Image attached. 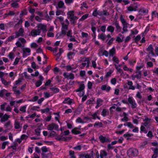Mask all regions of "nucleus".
I'll use <instances>...</instances> for the list:
<instances>
[{
    "label": "nucleus",
    "instance_id": "30",
    "mask_svg": "<svg viewBox=\"0 0 158 158\" xmlns=\"http://www.w3.org/2000/svg\"><path fill=\"white\" fill-rule=\"evenodd\" d=\"M110 56H113L115 54V48L113 47L109 52Z\"/></svg>",
    "mask_w": 158,
    "mask_h": 158
},
{
    "label": "nucleus",
    "instance_id": "54",
    "mask_svg": "<svg viewBox=\"0 0 158 158\" xmlns=\"http://www.w3.org/2000/svg\"><path fill=\"white\" fill-rule=\"evenodd\" d=\"M93 151H92L91 153L90 154H85V158H91L92 157H93Z\"/></svg>",
    "mask_w": 158,
    "mask_h": 158
},
{
    "label": "nucleus",
    "instance_id": "46",
    "mask_svg": "<svg viewBox=\"0 0 158 158\" xmlns=\"http://www.w3.org/2000/svg\"><path fill=\"white\" fill-rule=\"evenodd\" d=\"M1 81L2 83L5 85H8L10 83V82H7L5 79L3 78H2L1 79Z\"/></svg>",
    "mask_w": 158,
    "mask_h": 158
},
{
    "label": "nucleus",
    "instance_id": "58",
    "mask_svg": "<svg viewBox=\"0 0 158 158\" xmlns=\"http://www.w3.org/2000/svg\"><path fill=\"white\" fill-rule=\"evenodd\" d=\"M152 18L158 17V13L156 11L152 12Z\"/></svg>",
    "mask_w": 158,
    "mask_h": 158
},
{
    "label": "nucleus",
    "instance_id": "13",
    "mask_svg": "<svg viewBox=\"0 0 158 158\" xmlns=\"http://www.w3.org/2000/svg\"><path fill=\"white\" fill-rule=\"evenodd\" d=\"M74 11H69L68 13H67V17L68 19H74V18H77V16H74V15L73 14Z\"/></svg>",
    "mask_w": 158,
    "mask_h": 158
},
{
    "label": "nucleus",
    "instance_id": "14",
    "mask_svg": "<svg viewBox=\"0 0 158 158\" xmlns=\"http://www.w3.org/2000/svg\"><path fill=\"white\" fill-rule=\"evenodd\" d=\"M147 50L149 52V54H151L153 56H155L153 52V48L152 45L150 44L147 48Z\"/></svg>",
    "mask_w": 158,
    "mask_h": 158
},
{
    "label": "nucleus",
    "instance_id": "25",
    "mask_svg": "<svg viewBox=\"0 0 158 158\" xmlns=\"http://www.w3.org/2000/svg\"><path fill=\"white\" fill-rule=\"evenodd\" d=\"M63 102L64 103L68 104L69 105H71L72 103L71 99L69 98H65Z\"/></svg>",
    "mask_w": 158,
    "mask_h": 158
},
{
    "label": "nucleus",
    "instance_id": "34",
    "mask_svg": "<svg viewBox=\"0 0 158 158\" xmlns=\"http://www.w3.org/2000/svg\"><path fill=\"white\" fill-rule=\"evenodd\" d=\"M98 39H100L102 40L103 41L105 40L106 38L105 35H104L103 33H102L99 34L98 35Z\"/></svg>",
    "mask_w": 158,
    "mask_h": 158
},
{
    "label": "nucleus",
    "instance_id": "41",
    "mask_svg": "<svg viewBox=\"0 0 158 158\" xmlns=\"http://www.w3.org/2000/svg\"><path fill=\"white\" fill-rule=\"evenodd\" d=\"M40 130L41 129L39 128H37L35 130V134L37 136H40Z\"/></svg>",
    "mask_w": 158,
    "mask_h": 158
},
{
    "label": "nucleus",
    "instance_id": "26",
    "mask_svg": "<svg viewBox=\"0 0 158 158\" xmlns=\"http://www.w3.org/2000/svg\"><path fill=\"white\" fill-rule=\"evenodd\" d=\"M78 128H77V127L74 128V129L72 130V133L75 135H77L81 134V131H78Z\"/></svg>",
    "mask_w": 158,
    "mask_h": 158
},
{
    "label": "nucleus",
    "instance_id": "31",
    "mask_svg": "<svg viewBox=\"0 0 158 158\" xmlns=\"http://www.w3.org/2000/svg\"><path fill=\"white\" fill-rule=\"evenodd\" d=\"M14 125L16 129H19L22 127V126H20L19 122L16 120L15 121Z\"/></svg>",
    "mask_w": 158,
    "mask_h": 158
},
{
    "label": "nucleus",
    "instance_id": "56",
    "mask_svg": "<svg viewBox=\"0 0 158 158\" xmlns=\"http://www.w3.org/2000/svg\"><path fill=\"white\" fill-rule=\"evenodd\" d=\"M141 36L140 35H137L134 41L135 43H137L140 40Z\"/></svg>",
    "mask_w": 158,
    "mask_h": 158
},
{
    "label": "nucleus",
    "instance_id": "5",
    "mask_svg": "<svg viewBox=\"0 0 158 158\" xmlns=\"http://www.w3.org/2000/svg\"><path fill=\"white\" fill-rule=\"evenodd\" d=\"M139 6V4L137 3H135L128 7L127 10L130 11H135L137 10V8Z\"/></svg>",
    "mask_w": 158,
    "mask_h": 158
},
{
    "label": "nucleus",
    "instance_id": "50",
    "mask_svg": "<svg viewBox=\"0 0 158 158\" xmlns=\"http://www.w3.org/2000/svg\"><path fill=\"white\" fill-rule=\"evenodd\" d=\"M51 91H53L55 93H57L59 91V89L58 88L52 87L51 88Z\"/></svg>",
    "mask_w": 158,
    "mask_h": 158
},
{
    "label": "nucleus",
    "instance_id": "21",
    "mask_svg": "<svg viewBox=\"0 0 158 158\" xmlns=\"http://www.w3.org/2000/svg\"><path fill=\"white\" fill-rule=\"evenodd\" d=\"M109 111L106 109H103L101 115L103 117H106L107 115H108Z\"/></svg>",
    "mask_w": 158,
    "mask_h": 158
},
{
    "label": "nucleus",
    "instance_id": "42",
    "mask_svg": "<svg viewBox=\"0 0 158 158\" xmlns=\"http://www.w3.org/2000/svg\"><path fill=\"white\" fill-rule=\"evenodd\" d=\"M7 103L6 102H4L3 104H2L0 106V109L2 111L5 110L6 106L7 105Z\"/></svg>",
    "mask_w": 158,
    "mask_h": 158
},
{
    "label": "nucleus",
    "instance_id": "16",
    "mask_svg": "<svg viewBox=\"0 0 158 158\" xmlns=\"http://www.w3.org/2000/svg\"><path fill=\"white\" fill-rule=\"evenodd\" d=\"M113 25L115 26L117 30L119 31H120L121 29V28L120 27L117 21L113 22Z\"/></svg>",
    "mask_w": 158,
    "mask_h": 158
},
{
    "label": "nucleus",
    "instance_id": "52",
    "mask_svg": "<svg viewBox=\"0 0 158 158\" xmlns=\"http://www.w3.org/2000/svg\"><path fill=\"white\" fill-rule=\"evenodd\" d=\"M50 109L48 107L44 109H41V111L42 113L48 112L50 110Z\"/></svg>",
    "mask_w": 158,
    "mask_h": 158
},
{
    "label": "nucleus",
    "instance_id": "27",
    "mask_svg": "<svg viewBox=\"0 0 158 158\" xmlns=\"http://www.w3.org/2000/svg\"><path fill=\"white\" fill-rule=\"evenodd\" d=\"M57 6L59 8H65L64 3L62 1H60L58 2Z\"/></svg>",
    "mask_w": 158,
    "mask_h": 158
},
{
    "label": "nucleus",
    "instance_id": "22",
    "mask_svg": "<svg viewBox=\"0 0 158 158\" xmlns=\"http://www.w3.org/2000/svg\"><path fill=\"white\" fill-rule=\"evenodd\" d=\"M22 50L23 52V57L25 56V54L26 52L29 53L31 52V50L29 48H23Z\"/></svg>",
    "mask_w": 158,
    "mask_h": 158
},
{
    "label": "nucleus",
    "instance_id": "36",
    "mask_svg": "<svg viewBox=\"0 0 158 158\" xmlns=\"http://www.w3.org/2000/svg\"><path fill=\"white\" fill-rule=\"evenodd\" d=\"M145 122L143 124V125L145 126H147L148 125L150 121V119L148 118H146L144 120Z\"/></svg>",
    "mask_w": 158,
    "mask_h": 158
},
{
    "label": "nucleus",
    "instance_id": "29",
    "mask_svg": "<svg viewBox=\"0 0 158 158\" xmlns=\"http://www.w3.org/2000/svg\"><path fill=\"white\" fill-rule=\"evenodd\" d=\"M120 20L123 25V27H127L129 24L126 22L125 20L124 19L122 18L120 19Z\"/></svg>",
    "mask_w": 158,
    "mask_h": 158
},
{
    "label": "nucleus",
    "instance_id": "43",
    "mask_svg": "<svg viewBox=\"0 0 158 158\" xmlns=\"http://www.w3.org/2000/svg\"><path fill=\"white\" fill-rule=\"evenodd\" d=\"M103 124L101 122H98L97 123H95L94 125V126L95 127H96L97 126H98L99 127H102Z\"/></svg>",
    "mask_w": 158,
    "mask_h": 158
},
{
    "label": "nucleus",
    "instance_id": "44",
    "mask_svg": "<svg viewBox=\"0 0 158 158\" xmlns=\"http://www.w3.org/2000/svg\"><path fill=\"white\" fill-rule=\"evenodd\" d=\"M11 5L12 7L15 8L19 7L18 4L15 2H14L12 3Z\"/></svg>",
    "mask_w": 158,
    "mask_h": 158
},
{
    "label": "nucleus",
    "instance_id": "49",
    "mask_svg": "<svg viewBox=\"0 0 158 158\" xmlns=\"http://www.w3.org/2000/svg\"><path fill=\"white\" fill-rule=\"evenodd\" d=\"M112 60L117 64H118L119 63V60L118 58L116 56L113 57L112 58Z\"/></svg>",
    "mask_w": 158,
    "mask_h": 158
},
{
    "label": "nucleus",
    "instance_id": "7",
    "mask_svg": "<svg viewBox=\"0 0 158 158\" xmlns=\"http://www.w3.org/2000/svg\"><path fill=\"white\" fill-rule=\"evenodd\" d=\"M99 138L100 141L102 143L110 142V140L108 137L103 136L102 135H100Z\"/></svg>",
    "mask_w": 158,
    "mask_h": 158
},
{
    "label": "nucleus",
    "instance_id": "12",
    "mask_svg": "<svg viewBox=\"0 0 158 158\" xmlns=\"http://www.w3.org/2000/svg\"><path fill=\"white\" fill-rule=\"evenodd\" d=\"M103 100L100 98H97V105L95 106V108L98 109L99 107L101 106L102 104Z\"/></svg>",
    "mask_w": 158,
    "mask_h": 158
},
{
    "label": "nucleus",
    "instance_id": "59",
    "mask_svg": "<svg viewBox=\"0 0 158 158\" xmlns=\"http://www.w3.org/2000/svg\"><path fill=\"white\" fill-rule=\"evenodd\" d=\"M88 16V15L86 14L82 16L81 18L80 19V21H83L86 19Z\"/></svg>",
    "mask_w": 158,
    "mask_h": 158
},
{
    "label": "nucleus",
    "instance_id": "51",
    "mask_svg": "<svg viewBox=\"0 0 158 158\" xmlns=\"http://www.w3.org/2000/svg\"><path fill=\"white\" fill-rule=\"evenodd\" d=\"M78 19V18L77 17V18H74L73 19H70V21L72 24L74 25L76 23V20Z\"/></svg>",
    "mask_w": 158,
    "mask_h": 158
},
{
    "label": "nucleus",
    "instance_id": "35",
    "mask_svg": "<svg viewBox=\"0 0 158 158\" xmlns=\"http://www.w3.org/2000/svg\"><path fill=\"white\" fill-rule=\"evenodd\" d=\"M114 28L111 26H109L107 28V31L111 33H113L114 31Z\"/></svg>",
    "mask_w": 158,
    "mask_h": 158
},
{
    "label": "nucleus",
    "instance_id": "48",
    "mask_svg": "<svg viewBox=\"0 0 158 158\" xmlns=\"http://www.w3.org/2000/svg\"><path fill=\"white\" fill-rule=\"evenodd\" d=\"M26 9H24L23 11H21V13L20 15V16L21 18L23 16V15H27V12Z\"/></svg>",
    "mask_w": 158,
    "mask_h": 158
},
{
    "label": "nucleus",
    "instance_id": "18",
    "mask_svg": "<svg viewBox=\"0 0 158 158\" xmlns=\"http://www.w3.org/2000/svg\"><path fill=\"white\" fill-rule=\"evenodd\" d=\"M85 88V86L84 84H81L79 87L76 90V92L81 91L83 90Z\"/></svg>",
    "mask_w": 158,
    "mask_h": 158
},
{
    "label": "nucleus",
    "instance_id": "1",
    "mask_svg": "<svg viewBox=\"0 0 158 158\" xmlns=\"http://www.w3.org/2000/svg\"><path fill=\"white\" fill-rule=\"evenodd\" d=\"M36 27L37 29H33L31 31L30 35L33 37H35L37 35H39L41 33V31L42 30L43 33H45L47 31V26L42 23H39L37 24Z\"/></svg>",
    "mask_w": 158,
    "mask_h": 158
},
{
    "label": "nucleus",
    "instance_id": "19",
    "mask_svg": "<svg viewBox=\"0 0 158 158\" xmlns=\"http://www.w3.org/2000/svg\"><path fill=\"white\" fill-rule=\"evenodd\" d=\"M89 58H87V59H86L85 60V59L84 58L81 57L80 59L78 60V62L80 63H81L82 61H84V62H87V67H88L89 66Z\"/></svg>",
    "mask_w": 158,
    "mask_h": 158
},
{
    "label": "nucleus",
    "instance_id": "37",
    "mask_svg": "<svg viewBox=\"0 0 158 158\" xmlns=\"http://www.w3.org/2000/svg\"><path fill=\"white\" fill-rule=\"evenodd\" d=\"M64 138V137H63L62 135H56L55 139L57 141H60L62 139H63Z\"/></svg>",
    "mask_w": 158,
    "mask_h": 158
},
{
    "label": "nucleus",
    "instance_id": "64",
    "mask_svg": "<svg viewBox=\"0 0 158 158\" xmlns=\"http://www.w3.org/2000/svg\"><path fill=\"white\" fill-rule=\"evenodd\" d=\"M38 46V45L35 43H33L31 44V48H37Z\"/></svg>",
    "mask_w": 158,
    "mask_h": 158
},
{
    "label": "nucleus",
    "instance_id": "6",
    "mask_svg": "<svg viewBox=\"0 0 158 158\" xmlns=\"http://www.w3.org/2000/svg\"><path fill=\"white\" fill-rule=\"evenodd\" d=\"M53 129L58 131L59 130V126L54 123H52L48 125V130H52Z\"/></svg>",
    "mask_w": 158,
    "mask_h": 158
},
{
    "label": "nucleus",
    "instance_id": "45",
    "mask_svg": "<svg viewBox=\"0 0 158 158\" xmlns=\"http://www.w3.org/2000/svg\"><path fill=\"white\" fill-rule=\"evenodd\" d=\"M17 87H14L13 88V91H14L15 92L14 93L15 94H16L17 95H19L21 93V92L19 90H17L16 89H15V88H16Z\"/></svg>",
    "mask_w": 158,
    "mask_h": 158
},
{
    "label": "nucleus",
    "instance_id": "61",
    "mask_svg": "<svg viewBox=\"0 0 158 158\" xmlns=\"http://www.w3.org/2000/svg\"><path fill=\"white\" fill-rule=\"evenodd\" d=\"M41 150L43 152H46L48 151V148L46 146L43 147L41 148Z\"/></svg>",
    "mask_w": 158,
    "mask_h": 158
},
{
    "label": "nucleus",
    "instance_id": "53",
    "mask_svg": "<svg viewBox=\"0 0 158 158\" xmlns=\"http://www.w3.org/2000/svg\"><path fill=\"white\" fill-rule=\"evenodd\" d=\"M143 132L144 133H146L147 131L146 130L145 128L143 126H141L140 127V132Z\"/></svg>",
    "mask_w": 158,
    "mask_h": 158
},
{
    "label": "nucleus",
    "instance_id": "39",
    "mask_svg": "<svg viewBox=\"0 0 158 158\" xmlns=\"http://www.w3.org/2000/svg\"><path fill=\"white\" fill-rule=\"evenodd\" d=\"M75 54L74 52H70L67 54V57L69 59H71L73 58L72 56H74Z\"/></svg>",
    "mask_w": 158,
    "mask_h": 158
},
{
    "label": "nucleus",
    "instance_id": "57",
    "mask_svg": "<svg viewBox=\"0 0 158 158\" xmlns=\"http://www.w3.org/2000/svg\"><path fill=\"white\" fill-rule=\"evenodd\" d=\"M26 106H22L20 107L19 109V110L23 112H26Z\"/></svg>",
    "mask_w": 158,
    "mask_h": 158
},
{
    "label": "nucleus",
    "instance_id": "60",
    "mask_svg": "<svg viewBox=\"0 0 158 158\" xmlns=\"http://www.w3.org/2000/svg\"><path fill=\"white\" fill-rule=\"evenodd\" d=\"M15 14V13L14 11H9L8 13L5 14V15L12 16L14 15Z\"/></svg>",
    "mask_w": 158,
    "mask_h": 158
},
{
    "label": "nucleus",
    "instance_id": "15",
    "mask_svg": "<svg viewBox=\"0 0 158 158\" xmlns=\"http://www.w3.org/2000/svg\"><path fill=\"white\" fill-rule=\"evenodd\" d=\"M10 115L7 114H5L1 118L0 121L1 122H5L7 121L8 118H10Z\"/></svg>",
    "mask_w": 158,
    "mask_h": 158
},
{
    "label": "nucleus",
    "instance_id": "40",
    "mask_svg": "<svg viewBox=\"0 0 158 158\" xmlns=\"http://www.w3.org/2000/svg\"><path fill=\"white\" fill-rule=\"evenodd\" d=\"M15 55L13 52H10L8 56V57L11 60H12L15 58Z\"/></svg>",
    "mask_w": 158,
    "mask_h": 158
},
{
    "label": "nucleus",
    "instance_id": "47",
    "mask_svg": "<svg viewBox=\"0 0 158 158\" xmlns=\"http://www.w3.org/2000/svg\"><path fill=\"white\" fill-rule=\"evenodd\" d=\"M74 151L70 150L69 151V155L71 158H76V156L74 155Z\"/></svg>",
    "mask_w": 158,
    "mask_h": 158
},
{
    "label": "nucleus",
    "instance_id": "28",
    "mask_svg": "<svg viewBox=\"0 0 158 158\" xmlns=\"http://www.w3.org/2000/svg\"><path fill=\"white\" fill-rule=\"evenodd\" d=\"M102 53V54L101 56L105 55L107 57L108 56L109 52L105 50L103 51L101 50L99 52V54H100L101 53Z\"/></svg>",
    "mask_w": 158,
    "mask_h": 158
},
{
    "label": "nucleus",
    "instance_id": "38",
    "mask_svg": "<svg viewBox=\"0 0 158 158\" xmlns=\"http://www.w3.org/2000/svg\"><path fill=\"white\" fill-rule=\"evenodd\" d=\"M15 38H17L15 35L11 36L8 38V39L6 40V42L11 41Z\"/></svg>",
    "mask_w": 158,
    "mask_h": 158
},
{
    "label": "nucleus",
    "instance_id": "32",
    "mask_svg": "<svg viewBox=\"0 0 158 158\" xmlns=\"http://www.w3.org/2000/svg\"><path fill=\"white\" fill-rule=\"evenodd\" d=\"M4 126H6V127L7 128L10 127V128L9 129H11L13 127V126L11 124V121H9L6 123L4 124Z\"/></svg>",
    "mask_w": 158,
    "mask_h": 158
},
{
    "label": "nucleus",
    "instance_id": "24",
    "mask_svg": "<svg viewBox=\"0 0 158 158\" xmlns=\"http://www.w3.org/2000/svg\"><path fill=\"white\" fill-rule=\"evenodd\" d=\"M127 85L129 86V89H130L134 90L135 89V87L133 85V83L132 81H127Z\"/></svg>",
    "mask_w": 158,
    "mask_h": 158
},
{
    "label": "nucleus",
    "instance_id": "2",
    "mask_svg": "<svg viewBox=\"0 0 158 158\" xmlns=\"http://www.w3.org/2000/svg\"><path fill=\"white\" fill-rule=\"evenodd\" d=\"M127 153L129 157L133 158L137 156L139 152L138 150L136 149L130 148L127 150Z\"/></svg>",
    "mask_w": 158,
    "mask_h": 158
},
{
    "label": "nucleus",
    "instance_id": "63",
    "mask_svg": "<svg viewBox=\"0 0 158 158\" xmlns=\"http://www.w3.org/2000/svg\"><path fill=\"white\" fill-rule=\"evenodd\" d=\"M8 142L7 141H5L3 142L2 143V149H4L5 148L6 146L8 144Z\"/></svg>",
    "mask_w": 158,
    "mask_h": 158
},
{
    "label": "nucleus",
    "instance_id": "20",
    "mask_svg": "<svg viewBox=\"0 0 158 158\" xmlns=\"http://www.w3.org/2000/svg\"><path fill=\"white\" fill-rule=\"evenodd\" d=\"M101 89L103 90H106L107 92H109L111 89L110 87H107L106 85H103L101 86Z\"/></svg>",
    "mask_w": 158,
    "mask_h": 158
},
{
    "label": "nucleus",
    "instance_id": "8",
    "mask_svg": "<svg viewBox=\"0 0 158 158\" xmlns=\"http://www.w3.org/2000/svg\"><path fill=\"white\" fill-rule=\"evenodd\" d=\"M15 22H17V23L15 25L14 27L16 28H18L19 27L22 26L23 20L21 18L20 19H17L16 20H15Z\"/></svg>",
    "mask_w": 158,
    "mask_h": 158
},
{
    "label": "nucleus",
    "instance_id": "9",
    "mask_svg": "<svg viewBox=\"0 0 158 158\" xmlns=\"http://www.w3.org/2000/svg\"><path fill=\"white\" fill-rule=\"evenodd\" d=\"M24 30L22 28H20L19 30L15 32V35L17 38L20 36H23L24 35Z\"/></svg>",
    "mask_w": 158,
    "mask_h": 158
},
{
    "label": "nucleus",
    "instance_id": "23",
    "mask_svg": "<svg viewBox=\"0 0 158 158\" xmlns=\"http://www.w3.org/2000/svg\"><path fill=\"white\" fill-rule=\"evenodd\" d=\"M64 75L66 78H69L72 80L74 78V75L72 73H70L69 75H66L65 73H64Z\"/></svg>",
    "mask_w": 158,
    "mask_h": 158
},
{
    "label": "nucleus",
    "instance_id": "55",
    "mask_svg": "<svg viewBox=\"0 0 158 158\" xmlns=\"http://www.w3.org/2000/svg\"><path fill=\"white\" fill-rule=\"evenodd\" d=\"M7 90L5 89H2L0 91V97H2L5 94Z\"/></svg>",
    "mask_w": 158,
    "mask_h": 158
},
{
    "label": "nucleus",
    "instance_id": "17",
    "mask_svg": "<svg viewBox=\"0 0 158 158\" xmlns=\"http://www.w3.org/2000/svg\"><path fill=\"white\" fill-rule=\"evenodd\" d=\"M107 155V153L104 150H101L100 152V158L106 157Z\"/></svg>",
    "mask_w": 158,
    "mask_h": 158
},
{
    "label": "nucleus",
    "instance_id": "33",
    "mask_svg": "<svg viewBox=\"0 0 158 158\" xmlns=\"http://www.w3.org/2000/svg\"><path fill=\"white\" fill-rule=\"evenodd\" d=\"M148 10L144 9H142L140 10L139 12L140 13V14H142L144 15H145L148 13Z\"/></svg>",
    "mask_w": 158,
    "mask_h": 158
},
{
    "label": "nucleus",
    "instance_id": "10",
    "mask_svg": "<svg viewBox=\"0 0 158 158\" xmlns=\"http://www.w3.org/2000/svg\"><path fill=\"white\" fill-rule=\"evenodd\" d=\"M136 74L135 75H132L131 77L132 80H134L135 78H136L137 79H139L141 77V71H136Z\"/></svg>",
    "mask_w": 158,
    "mask_h": 158
},
{
    "label": "nucleus",
    "instance_id": "4",
    "mask_svg": "<svg viewBox=\"0 0 158 158\" xmlns=\"http://www.w3.org/2000/svg\"><path fill=\"white\" fill-rule=\"evenodd\" d=\"M128 101L129 104H131L132 108L134 109L137 107V104L132 97H129L128 98Z\"/></svg>",
    "mask_w": 158,
    "mask_h": 158
},
{
    "label": "nucleus",
    "instance_id": "62",
    "mask_svg": "<svg viewBox=\"0 0 158 158\" xmlns=\"http://www.w3.org/2000/svg\"><path fill=\"white\" fill-rule=\"evenodd\" d=\"M72 30H69L67 32L66 34L68 36L72 37Z\"/></svg>",
    "mask_w": 158,
    "mask_h": 158
},
{
    "label": "nucleus",
    "instance_id": "11",
    "mask_svg": "<svg viewBox=\"0 0 158 158\" xmlns=\"http://www.w3.org/2000/svg\"><path fill=\"white\" fill-rule=\"evenodd\" d=\"M98 114H99L98 111L97 110L94 114H90L89 115L91 116V118L92 119H95L96 118H97L100 120L101 118L98 115Z\"/></svg>",
    "mask_w": 158,
    "mask_h": 158
},
{
    "label": "nucleus",
    "instance_id": "3",
    "mask_svg": "<svg viewBox=\"0 0 158 158\" xmlns=\"http://www.w3.org/2000/svg\"><path fill=\"white\" fill-rule=\"evenodd\" d=\"M69 24V20L67 19H66L64 21V23H62V30L63 31L64 33H67V31L68 30V26Z\"/></svg>",
    "mask_w": 158,
    "mask_h": 158
}]
</instances>
